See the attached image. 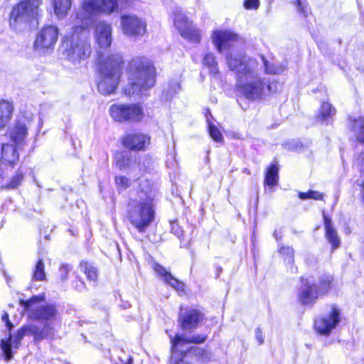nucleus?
<instances>
[{
    "instance_id": "obj_1",
    "label": "nucleus",
    "mask_w": 364,
    "mask_h": 364,
    "mask_svg": "<svg viewBox=\"0 0 364 364\" xmlns=\"http://www.w3.org/2000/svg\"><path fill=\"white\" fill-rule=\"evenodd\" d=\"M211 38L218 53L228 52L225 55L226 63L235 75L236 88L240 95L248 100H258L273 92L267 75L278 74V68L269 65L263 56L258 61L245 54H233L235 48L243 46L245 41L230 30H215Z\"/></svg>"
},
{
    "instance_id": "obj_2",
    "label": "nucleus",
    "mask_w": 364,
    "mask_h": 364,
    "mask_svg": "<svg viewBox=\"0 0 364 364\" xmlns=\"http://www.w3.org/2000/svg\"><path fill=\"white\" fill-rule=\"evenodd\" d=\"M126 72L128 83L123 92L129 97L144 95L155 84V69L144 57H136L129 61Z\"/></svg>"
},
{
    "instance_id": "obj_3",
    "label": "nucleus",
    "mask_w": 364,
    "mask_h": 364,
    "mask_svg": "<svg viewBox=\"0 0 364 364\" xmlns=\"http://www.w3.org/2000/svg\"><path fill=\"white\" fill-rule=\"evenodd\" d=\"M155 195V191L145 181L136 197L128 203V219L140 232H144L154 219Z\"/></svg>"
},
{
    "instance_id": "obj_4",
    "label": "nucleus",
    "mask_w": 364,
    "mask_h": 364,
    "mask_svg": "<svg viewBox=\"0 0 364 364\" xmlns=\"http://www.w3.org/2000/svg\"><path fill=\"white\" fill-rule=\"evenodd\" d=\"M76 23L63 41H69L73 52H77L80 58L90 55L88 36L91 25V0H84L75 14Z\"/></svg>"
},
{
    "instance_id": "obj_5",
    "label": "nucleus",
    "mask_w": 364,
    "mask_h": 364,
    "mask_svg": "<svg viewBox=\"0 0 364 364\" xmlns=\"http://www.w3.org/2000/svg\"><path fill=\"white\" fill-rule=\"evenodd\" d=\"M96 61L99 70L97 89L103 95H110L117 87L121 77L122 56L120 54H113L104 59L103 53L101 52Z\"/></svg>"
},
{
    "instance_id": "obj_6",
    "label": "nucleus",
    "mask_w": 364,
    "mask_h": 364,
    "mask_svg": "<svg viewBox=\"0 0 364 364\" xmlns=\"http://www.w3.org/2000/svg\"><path fill=\"white\" fill-rule=\"evenodd\" d=\"M43 0H19L11 8L9 16V26L17 28L20 24L38 25L43 16Z\"/></svg>"
},
{
    "instance_id": "obj_7",
    "label": "nucleus",
    "mask_w": 364,
    "mask_h": 364,
    "mask_svg": "<svg viewBox=\"0 0 364 364\" xmlns=\"http://www.w3.org/2000/svg\"><path fill=\"white\" fill-rule=\"evenodd\" d=\"M44 300L43 295L33 296L28 300H20V304L24 308L23 311L26 312L28 317L34 321H39L51 328L48 331V337L53 334V328L48 325L56 318L57 309L52 304L39 305Z\"/></svg>"
},
{
    "instance_id": "obj_8",
    "label": "nucleus",
    "mask_w": 364,
    "mask_h": 364,
    "mask_svg": "<svg viewBox=\"0 0 364 364\" xmlns=\"http://www.w3.org/2000/svg\"><path fill=\"white\" fill-rule=\"evenodd\" d=\"M173 21L183 38L192 43H198L200 41L201 33L200 30L188 20L178 7H176L173 11Z\"/></svg>"
},
{
    "instance_id": "obj_9",
    "label": "nucleus",
    "mask_w": 364,
    "mask_h": 364,
    "mask_svg": "<svg viewBox=\"0 0 364 364\" xmlns=\"http://www.w3.org/2000/svg\"><path fill=\"white\" fill-rule=\"evenodd\" d=\"M59 36V30L56 26L45 25L37 33L33 42L35 50L46 53L54 49Z\"/></svg>"
},
{
    "instance_id": "obj_10",
    "label": "nucleus",
    "mask_w": 364,
    "mask_h": 364,
    "mask_svg": "<svg viewBox=\"0 0 364 364\" xmlns=\"http://www.w3.org/2000/svg\"><path fill=\"white\" fill-rule=\"evenodd\" d=\"M109 114L114 121L119 122L139 121L144 115L141 107L136 105H112Z\"/></svg>"
},
{
    "instance_id": "obj_11",
    "label": "nucleus",
    "mask_w": 364,
    "mask_h": 364,
    "mask_svg": "<svg viewBox=\"0 0 364 364\" xmlns=\"http://www.w3.org/2000/svg\"><path fill=\"white\" fill-rule=\"evenodd\" d=\"M120 26L122 33L128 37H141L146 32V21L136 15H122Z\"/></svg>"
},
{
    "instance_id": "obj_12",
    "label": "nucleus",
    "mask_w": 364,
    "mask_h": 364,
    "mask_svg": "<svg viewBox=\"0 0 364 364\" xmlns=\"http://www.w3.org/2000/svg\"><path fill=\"white\" fill-rule=\"evenodd\" d=\"M95 38L97 44V58L102 52L104 55V59L108 55H113L114 53H109L108 49L111 46L112 41V27L111 25L101 21L96 25L95 31Z\"/></svg>"
},
{
    "instance_id": "obj_13",
    "label": "nucleus",
    "mask_w": 364,
    "mask_h": 364,
    "mask_svg": "<svg viewBox=\"0 0 364 364\" xmlns=\"http://www.w3.org/2000/svg\"><path fill=\"white\" fill-rule=\"evenodd\" d=\"M208 336L205 335H193L192 336H186L185 335H176L174 338H171V350H172V359L175 360L176 364H183V359H178L180 354H183L186 348L183 346L189 343H204Z\"/></svg>"
},
{
    "instance_id": "obj_14",
    "label": "nucleus",
    "mask_w": 364,
    "mask_h": 364,
    "mask_svg": "<svg viewBox=\"0 0 364 364\" xmlns=\"http://www.w3.org/2000/svg\"><path fill=\"white\" fill-rule=\"evenodd\" d=\"M203 317V314L196 309H186L183 311L181 308L178 322L183 331L191 332L198 327Z\"/></svg>"
},
{
    "instance_id": "obj_15",
    "label": "nucleus",
    "mask_w": 364,
    "mask_h": 364,
    "mask_svg": "<svg viewBox=\"0 0 364 364\" xmlns=\"http://www.w3.org/2000/svg\"><path fill=\"white\" fill-rule=\"evenodd\" d=\"M339 322L340 312L333 306L329 314L315 320L314 327L320 334L328 335Z\"/></svg>"
},
{
    "instance_id": "obj_16",
    "label": "nucleus",
    "mask_w": 364,
    "mask_h": 364,
    "mask_svg": "<svg viewBox=\"0 0 364 364\" xmlns=\"http://www.w3.org/2000/svg\"><path fill=\"white\" fill-rule=\"evenodd\" d=\"M301 287L299 292V300L302 305L312 306L318 299L317 286L308 279H301Z\"/></svg>"
},
{
    "instance_id": "obj_17",
    "label": "nucleus",
    "mask_w": 364,
    "mask_h": 364,
    "mask_svg": "<svg viewBox=\"0 0 364 364\" xmlns=\"http://www.w3.org/2000/svg\"><path fill=\"white\" fill-rule=\"evenodd\" d=\"M122 143L127 149L141 151L145 149L150 144V137L141 133H132L125 135Z\"/></svg>"
},
{
    "instance_id": "obj_18",
    "label": "nucleus",
    "mask_w": 364,
    "mask_h": 364,
    "mask_svg": "<svg viewBox=\"0 0 364 364\" xmlns=\"http://www.w3.org/2000/svg\"><path fill=\"white\" fill-rule=\"evenodd\" d=\"M48 331H51V328L46 326L41 330L38 329L36 326L22 327L18 331L16 337L14 341L15 347H17L20 341L26 333L33 335L36 340H41L48 337Z\"/></svg>"
},
{
    "instance_id": "obj_19",
    "label": "nucleus",
    "mask_w": 364,
    "mask_h": 364,
    "mask_svg": "<svg viewBox=\"0 0 364 364\" xmlns=\"http://www.w3.org/2000/svg\"><path fill=\"white\" fill-rule=\"evenodd\" d=\"M324 218V227H325V237L327 241L331 245L332 250L338 248L341 246V239L338 232L333 227L331 219L323 215Z\"/></svg>"
},
{
    "instance_id": "obj_20",
    "label": "nucleus",
    "mask_w": 364,
    "mask_h": 364,
    "mask_svg": "<svg viewBox=\"0 0 364 364\" xmlns=\"http://www.w3.org/2000/svg\"><path fill=\"white\" fill-rule=\"evenodd\" d=\"M336 113V110L331 104L328 102H323L316 116V120L318 122L328 124L331 122Z\"/></svg>"
},
{
    "instance_id": "obj_21",
    "label": "nucleus",
    "mask_w": 364,
    "mask_h": 364,
    "mask_svg": "<svg viewBox=\"0 0 364 364\" xmlns=\"http://www.w3.org/2000/svg\"><path fill=\"white\" fill-rule=\"evenodd\" d=\"M14 112V105L6 100H0V130L11 121Z\"/></svg>"
},
{
    "instance_id": "obj_22",
    "label": "nucleus",
    "mask_w": 364,
    "mask_h": 364,
    "mask_svg": "<svg viewBox=\"0 0 364 364\" xmlns=\"http://www.w3.org/2000/svg\"><path fill=\"white\" fill-rule=\"evenodd\" d=\"M349 128L353 133L355 139L364 144V117L349 118Z\"/></svg>"
},
{
    "instance_id": "obj_23",
    "label": "nucleus",
    "mask_w": 364,
    "mask_h": 364,
    "mask_svg": "<svg viewBox=\"0 0 364 364\" xmlns=\"http://www.w3.org/2000/svg\"><path fill=\"white\" fill-rule=\"evenodd\" d=\"M118 8L116 0H92V12L111 14Z\"/></svg>"
},
{
    "instance_id": "obj_24",
    "label": "nucleus",
    "mask_w": 364,
    "mask_h": 364,
    "mask_svg": "<svg viewBox=\"0 0 364 364\" xmlns=\"http://www.w3.org/2000/svg\"><path fill=\"white\" fill-rule=\"evenodd\" d=\"M28 134L26 125L19 121L16 122L13 128L10 131V136L15 143L22 141Z\"/></svg>"
},
{
    "instance_id": "obj_25",
    "label": "nucleus",
    "mask_w": 364,
    "mask_h": 364,
    "mask_svg": "<svg viewBox=\"0 0 364 364\" xmlns=\"http://www.w3.org/2000/svg\"><path fill=\"white\" fill-rule=\"evenodd\" d=\"M279 168L277 164H272L267 168L264 176V184L269 187L277 185L279 181Z\"/></svg>"
},
{
    "instance_id": "obj_26",
    "label": "nucleus",
    "mask_w": 364,
    "mask_h": 364,
    "mask_svg": "<svg viewBox=\"0 0 364 364\" xmlns=\"http://www.w3.org/2000/svg\"><path fill=\"white\" fill-rule=\"evenodd\" d=\"M203 65L206 67L211 75L218 77L220 75L218 63L213 53H208L203 58Z\"/></svg>"
},
{
    "instance_id": "obj_27",
    "label": "nucleus",
    "mask_w": 364,
    "mask_h": 364,
    "mask_svg": "<svg viewBox=\"0 0 364 364\" xmlns=\"http://www.w3.org/2000/svg\"><path fill=\"white\" fill-rule=\"evenodd\" d=\"M55 14L63 18L68 14L71 6V0H52Z\"/></svg>"
},
{
    "instance_id": "obj_28",
    "label": "nucleus",
    "mask_w": 364,
    "mask_h": 364,
    "mask_svg": "<svg viewBox=\"0 0 364 364\" xmlns=\"http://www.w3.org/2000/svg\"><path fill=\"white\" fill-rule=\"evenodd\" d=\"M23 173L21 170H18L15 175L7 182L0 183V188L5 190H14L17 188L23 181Z\"/></svg>"
},
{
    "instance_id": "obj_29",
    "label": "nucleus",
    "mask_w": 364,
    "mask_h": 364,
    "mask_svg": "<svg viewBox=\"0 0 364 364\" xmlns=\"http://www.w3.org/2000/svg\"><path fill=\"white\" fill-rule=\"evenodd\" d=\"M18 154L16 148L10 144H2L0 146V159H17Z\"/></svg>"
},
{
    "instance_id": "obj_30",
    "label": "nucleus",
    "mask_w": 364,
    "mask_h": 364,
    "mask_svg": "<svg viewBox=\"0 0 364 364\" xmlns=\"http://www.w3.org/2000/svg\"><path fill=\"white\" fill-rule=\"evenodd\" d=\"M188 354L196 355L202 361H208L212 358L210 353L198 347H192L189 350L186 349V351L183 352V354H180L179 356L183 357V358Z\"/></svg>"
},
{
    "instance_id": "obj_31",
    "label": "nucleus",
    "mask_w": 364,
    "mask_h": 364,
    "mask_svg": "<svg viewBox=\"0 0 364 364\" xmlns=\"http://www.w3.org/2000/svg\"><path fill=\"white\" fill-rule=\"evenodd\" d=\"M209 116L212 117L209 109L206 110L205 117L208 125V131L211 138L216 142L221 143L223 141V136L220 129L209 119Z\"/></svg>"
},
{
    "instance_id": "obj_32",
    "label": "nucleus",
    "mask_w": 364,
    "mask_h": 364,
    "mask_svg": "<svg viewBox=\"0 0 364 364\" xmlns=\"http://www.w3.org/2000/svg\"><path fill=\"white\" fill-rule=\"evenodd\" d=\"M333 278L330 275H325L320 278L319 284L317 286V291L319 296L325 295L331 289Z\"/></svg>"
},
{
    "instance_id": "obj_33",
    "label": "nucleus",
    "mask_w": 364,
    "mask_h": 364,
    "mask_svg": "<svg viewBox=\"0 0 364 364\" xmlns=\"http://www.w3.org/2000/svg\"><path fill=\"white\" fill-rule=\"evenodd\" d=\"M33 279L36 281H43L46 279L44 263L42 258L39 257L37 263L35 265L34 271L33 273Z\"/></svg>"
},
{
    "instance_id": "obj_34",
    "label": "nucleus",
    "mask_w": 364,
    "mask_h": 364,
    "mask_svg": "<svg viewBox=\"0 0 364 364\" xmlns=\"http://www.w3.org/2000/svg\"><path fill=\"white\" fill-rule=\"evenodd\" d=\"M1 349L5 356V359L6 361L10 360L12 357V352H11V334L9 335V338L7 341L5 340H1L0 343Z\"/></svg>"
},
{
    "instance_id": "obj_35",
    "label": "nucleus",
    "mask_w": 364,
    "mask_h": 364,
    "mask_svg": "<svg viewBox=\"0 0 364 364\" xmlns=\"http://www.w3.org/2000/svg\"><path fill=\"white\" fill-rule=\"evenodd\" d=\"M279 252L284 257L285 262L289 264L294 262V251L292 247L289 246L282 247L279 250Z\"/></svg>"
},
{
    "instance_id": "obj_36",
    "label": "nucleus",
    "mask_w": 364,
    "mask_h": 364,
    "mask_svg": "<svg viewBox=\"0 0 364 364\" xmlns=\"http://www.w3.org/2000/svg\"><path fill=\"white\" fill-rule=\"evenodd\" d=\"M132 358L129 354L123 350H119L117 354V364H132Z\"/></svg>"
},
{
    "instance_id": "obj_37",
    "label": "nucleus",
    "mask_w": 364,
    "mask_h": 364,
    "mask_svg": "<svg viewBox=\"0 0 364 364\" xmlns=\"http://www.w3.org/2000/svg\"><path fill=\"white\" fill-rule=\"evenodd\" d=\"M13 168V162L11 161H0V183L6 176L9 168Z\"/></svg>"
},
{
    "instance_id": "obj_38",
    "label": "nucleus",
    "mask_w": 364,
    "mask_h": 364,
    "mask_svg": "<svg viewBox=\"0 0 364 364\" xmlns=\"http://www.w3.org/2000/svg\"><path fill=\"white\" fill-rule=\"evenodd\" d=\"M166 284L171 286L176 290H183V284L179 282L177 279L174 278L171 274L166 277L164 280Z\"/></svg>"
},
{
    "instance_id": "obj_39",
    "label": "nucleus",
    "mask_w": 364,
    "mask_h": 364,
    "mask_svg": "<svg viewBox=\"0 0 364 364\" xmlns=\"http://www.w3.org/2000/svg\"><path fill=\"white\" fill-rule=\"evenodd\" d=\"M299 197L301 200H306L309 198L321 200L323 198V195L318 191H310L307 193H299Z\"/></svg>"
},
{
    "instance_id": "obj_40",
    "label": "nucleus",
    "mask_w": 364,
    "mask_h": 364,
    "mask_svg": "<svg viewBox=\"0 0 364 364\" xmlns=\"http://www.w3.org/2000/svg\"><path fill=\"white\" fill-rule=\"evenodd\" d=\"M115 183L119 191H124L130 186L129 180L127 178L121 176H116Z\"/></svg>"
},
{
    "instance_id": "obj_41",
    "label": "nucleus",
    "mask_w": 364,
    "mask_h": 364,
    "mask_svg": "<svg viewBox=\"0 0 364 364\" xmlns=\"http://www.w3.org/2000/svg\"><path fill=\"white\" fill-rule=\"evenodd\" d=\"M296 7L298 11L304 17H306L310 13V9L306 0H296Z\"/></svg>"
},
{
    "instance_id": "obj_42",
    "label": "nucleus",
    "mask_w": 364,
    "mask_h": 364,
    "mask_svg": "<svg viewBox=\"0 0 364 364\" xmlns=\"http://www.w3.org/2000/svg\"><path fill=\"white\" fill-rule=\"evenodd\" d=\"M181 90V84L180 82L176 80L171 81L168 86V92L171 95L177 93Z\"/></svg>"
},
{
    "instance_id": "obj_43",
    "label": "nucleus",
    "mask_w": 364,
    "mask_h": 364,
    "mask_svg": "<svg viewBox=\"0 0 364 364\" xmlns=\"http://www.w3.org/2000/svg\"><path fill=\"white\" fill-rule=\"evenodd\" d=\"M244 6L246 9H257L259 6V0H245Z\"/></svg>"
},
{
    "instance_id": "obj_44",
    "label": "nucleus",
    "mask_w": 364,
    "mask_h": 364,
    "mask_svg": "<svg viewBox=\"0 0 364 364\" xmlns=\"http://www.w3.org/2000/svg\"><path fill=\"white\" fill-rule=\"evenodd\" d=\"M80 269L82 272L85 273V274L87 276V278L88 279H90L91 274H90V265L89 262H82L80 264Z\"/></svg>"
},
{
    "instance_id": "obj_45",
    "label": "nucleus",
    "mask_w": 364,
    "mask_h": 364,
    "mask_svg": "<svg viewBox=\"0 0 364 364\" xmlns=\"http://www.w3.org/2000/svg\"><path fill=\"white\" fill-rule=\"evenodd\" d=\"M154 270L156 273H158L160 276H161L164 278V280H165L166 277H167L168 275L170 274V273L168 272L164 267L159 264H154Z\"/></svg>"
},
{
    "instance_id": "obj_46",
    "label": "nucleus",
    "mask_w": 364,
    "mask_h": 364,
    "mask_svg": "<svg viewBox=\"0 0 364 364\" xmlns=\"http://www.w3.org/2000/svg\"><path fill=\"white\" fill-rule=\"evenodd\" d=\"M71 267L69 264H62L60 267V272L61 274L62 279L65 280L67 278V274L71 269Z\"/></svg>"
},
{
    "instance_id": "obj_47",
    "label": "nucleus",
    "mask_w": 364,
    "mask_h": 364,
    "mask_svg": "<svg viewBox=\"0 0 364 364\" xmlns=\"http://www.w3.org/2000/svg\"><path fill=\"white\" fill-rule=\"evenodd\" d=\"M1 320L3 322L6 323V326L10 331L13 328V324L9 321V314L7 312H4V314L1 316Z\"/></svg>"
},
{
    "instance_id": "obj_48",
    "label": "nucleus",
    "mask_w": 364,
    "mask_h": 364,
    "mask_svg": "<svg viewBox=\"0 0 364 364\" xmlns=\"http://www.w3.org/2000/svg\"><path fill=\"white\" fill-rule=\"evenodd\" d=\"M227 136L231 139L243 140L245 139L244 136L240 133H237L235 132H230L227 134Z\"/></svg>"
},
{
    "instance_id": "obj_49",
    "label": "nucleus",
    "mask_w": 364,
    "mask_h": 364,
    "mask_svg": "<svg viewBox=\"0 0 364 364\" xmlns=\"http://www.w3.org/2000/svg\"><path fill=\"white\" fill-rule=\"evenodd\" d=\"M255 338L258 341L259 344H262L264 343V338L262 335V331L260 328H257L255 330Z\"/></svg>"
},
{
    "instance_id": "obj_50",
    "label": "nucleus",
    "mask_w": 364,
    "mask_h": 364,
    "mask_svg": "<svg viewBox=\"0 0 364 364\" xmlns=\"http://www.w3.org/2000/svg\"><path fill=\"white\" fill-rule=\"evenodd\" d=\"M172 231L178 237H181L183 235V231L178 227L177 224L172 225Z\"/></svg>"
},
{
    "instance_id": "obj_51",
    "label": "nucleus",
    "mask_w": 364,
    "mask_h": 364,
    "mask_svg": "<svg viewBox=\"0 0 364 364\" xmlns=\"http://www.w3.org/2000/svg\"><path fill=\"white\" fill-rule=\"evenodd\" d=\"M287 145L289 149H294L296 150H301L302 146L301 145H299V144L294 141L289 142Z\"/></svg>"
},
{
    "instance_id": "obj_52",
    "label": "nucleus",
    "mask_w": 364,
    "mask_h": 364,
    "mask_svg": "<svg viewBox=\"0 0 364 364\" xmlns=\"http://www.w3.org/2000/svg\"><path fill=\"white\" fill-rule=\"evenodd\" d=\"M129 161H117L116 165L119 168H122L124 165V162H129Z\"/></svg>"
},
{
    "instance_id": "obj_53",
    "label": "nucleus",
    "mask_w": 364,
    "mask_h": 364,
    "mask_svg": "<svg viewBox=\"0 0 364 364\" xmlns=\"http://www.w3.org/2000/svg\"><path fill=\"white\" fill-rule=\"evenodd\" d=\"M360 186H361V195H362L363 200L364 201V180L363 181Z\"/></svg>"
},
{
    "instance_id": "obj_54",
    "label": "nucleus",
    "mask_w": 364,
    "mask_h": 364,
    "mask_svg": "<svg viewBox=\"0 0 364 364\" xmlns=\"http://www.w3.org/2000/svg\"><path fill=\"white\" fill-rule=\"evenodd\" d=\"M274 235L275 238H276L277 240H278L279 234H278L277 231H275V232H274Z\"/></svg>"
},
{
    "instance_id": "obj_55",
    "label": "nucleus",
    "mask_w": 364,
    "mask_h": 364,
    "mask_svg": "<svg viewBox=\"0 0 364 364\" xmlns=\"http://www.w3.org/2000/svg\"><path fill=\"white\" fill-rule=\"evenodd\" d=\"M92 277H94V274H97V272L96 271H94V268L92 267Z\"/></svg>"
},
{
    "instance_id": "obj_56",
    "label": "nucleus",
    "mask_w": 364,
    "mask_h": 364,
    "mask_svg": "<svg viewBox=\"0 0 364 364\" xmlns=\"http://www.w3.org/2000/svg\"><path fill=\"white\" fill-rule=\"evenodd\" d=\"M221 271H222V269H221V268H218V274Z\"/></svg>"
},
{
    "instance_id": "obj_57",
    "label": "nucleus",
    "mask_w": 364,
    "mask_h": 364,
    "mask_svg": "<svg viewBox=\"0 0 364 364\" xmlns=\"http://www.w3.org/2000/svg\"><path fill=\"white\" fill-rule=\"evenodd\" d=\"M362 171H364V164L362 165Z\"/></svg>"
},
{
    "instance_id": "obj_58",
    "label": "nucleus",
    "mask_w": 364,
    "mask_h": 364,
    "mask_svg": "<svg viewBox=\"0 0 364 364\" xmlns=\"http://www.w3.org/2000/svg\"><path fill=\"white\" fill-rule=\"evenodd\" d=\"M35 183H36L37 186H39L38 183H37V181H35Z\"/></svg>"
},
{
    "instance_id": "obj_59",
    "label": "nucleus",
    "mask_w": 364,
    "mask_h": 364,
    "mask_svg": "<svg viewBox=\"0 0 364 364\" xmlns=\"http://www.w3.org/2000/svg\"><path fill=\"white\" fill-rule=\"evenodd\" d=\"M35 183H36L37 186H39L38 183H37V181H35Z\"/></svg>"
},
{
    "instance_id": "obj_60",
    "label": "nucleus",
    "mask_w": 364,
    "mask_h": 364,
    "mask_svg": "<svg viewBox=\"0 0 364 364\" xmlns=\"http://www.w3.org/2000/svg\"><path fill=\"white\" fill-rule=\"evenodd\" d=\"M35 183H36L37 186H39L38 183H37V181H35Z\"/></svg>"
}]
</instances>
